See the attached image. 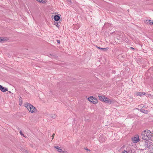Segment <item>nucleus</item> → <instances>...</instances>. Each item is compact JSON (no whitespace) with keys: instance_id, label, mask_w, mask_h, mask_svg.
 I'll list each match as a JSON object with an SVG mask.
<instances>
[{"instance_id":"8","label":"nucleus","mask_w":153,"mask_h":153,"mask_svg":"<svg viewBox=\"0 0 153 153\" xmlns=\"http://www.w3.org/2000/svg\"><path fill=\"white\" fill-rule=\"evenodd\" d=\"M0 90L4 92L7 91V89L3 87L2 85H0Z\"/></svg>"},{"instance_id":"16","label":"nucleus","mask_w":153,"mask_h":153,"mask_svg":"<svg viewBox=\"0 0 153 153\" xmlns=\"http://www.w3.org/2000/svg\"><path fill=\"white\" fill-rule=\"evenodd\" d=\"M20 134L22 136H24V134L22 133V131H20Z\"/></svg>"},{"instance_id":"5","label":"nucleus","mask_w":153,"mask_h":153,"mask_svg":"<svg viewBox=\"0 0 153 153\" xmlns=\"http://www.w3.org/2000/svg\"><path fill=\"white\" fill-rule=\"evenodd\" d=\"M132 140L133 142L134 143H137L140 140L138 136H136L132 138Z\"/></svg>"},{"instance_id":"4","label":"nucleus","mask_w":153,"mask_h":153,"mask_svg":"<svg viewBox=\"0 0 153 153\" xmlns=\"http://www.w3.org/2000/svg\"><path fill=\"white\" fill-rule=\"evenodd\" d=\"M88 100L89 102L94 104H96L98 102L97 100L93 96H91L88 98Z\"/></svg>"},{"instance_id":"10","label":"nucleus","mask_w":153,"mask_h":153,"mask_svg":"<svg viewBox=\"0 0 153 153\" xmlns=\"http://www.w3.org/2000/svg\"><path fill=\"white\" fill-rule=\"evenodd\" d=\"M153 21L150 20H146L145 22L148 25H152Z\"/></svg>"},{"instance_id":"18","label":"nucleus","mask_w":153,"mask_h":153,"mask_svg":"<svg viewBox=\"0 0 153 153\" xmlns=\"http://www.w3.org/2000/svg\"><path fill=\"white\" fill-rule=\"evenodd\" d=\"M57 42L59 44L60 43V41L59 40H57Z\"/></svg>"},{"instance_id":"7","label":"nucleus","mask_w":153,"mask_h":153,"mask_svg":"<svg viewBox=\"0 0 153 153\" xmlns=\"http://www.w3.org/2000/svg\"><path fill=\"white\" fill-rule=\"evenodd\" d=\"M148 148L150 152H153V143H150L148 146Z\"/></svg>"},{"instance_id":"21","label":"nucleus","mask_w":153,"mask_h":153,"mask_svg":"<svg viewBox=\"0 0 153 153\" xmlns=\"http://www.w3.org/2000/svg\"><path fill=\"white\" fill-rule=\"evenodd\" d=\"M55 134H53L52 135V137H53L52 139L53 138V137H54V136L55 135Z\"/></svg>"},{"instance_id":"9","label":"nucleus","mask_w":153,"mask_h":153,"mask_svg":"<svg viewBox=\"0 0 153 153\" xmlns=\"http://www.w3.org/2000/svg\"><path fill=\"white\" fill-rule=\"evenodd\" d=\"M145 94H146V93L145 92H137L136 95L137 96H142V95H145Z\"/></svg>"},{"instance_id":"23","label":"nucleus","mask_w":153,"mask_h":153,"mask_svg":"<svg viewBox=\"0 0 153 153\" xmlns=\"http://www.w3.org/2000/svg\"><path fill=\"white\" fill-rule=\"evenodd\" d=\"M68 2H71V0H67Z\"/></svg>"},{"instance_id":"6","label":"nucleus","mask_w":153,"mask_h":153,"mask_svg":"<svg viewBox=\"0 0 153 153\" xmlns=\"http://www.w3.org/2000/svg\"><path fill=\"white\" fill-rule=\"evenodd\" d=\"M55 148H56L58 152H60V153H67V152L66 151H63L62 149L60 148V147L59 146H55L54 147Z\"/></svg>"},{"instance_id":"24","label":"nucleus","mask_w":153,"mask_h":153,"mask_svg":"<svg viewBox=\"0 0 153 153\" xmlns=\"http://www.w3.org/2000/svg\"><path fill=\"white\" fill-rule=\"evenodd\" d=\"M152 25H153V21L152 22Z\"/></svg>"},{"instance_id":"14","label":"nucleus","mask_w":153,"mask_h":153,"mask_svg":"<svg viewBox=\"0 0 153 153\" xmlns=\"http://www.w3.org/2000/svg\"><path fill=\"white\" fill-rule=\"evenodd\" d=\"M97 47V48H98L99 49H100L101 50H103V51L106 50H107L108 49L107 48H100L99 47Z\"/></svg>"},{"instance_id":"2","label":"nucleus","mask_w":153,"mask_h":153,"mask_svg":"<svg viewBox=\"0 0 153 153\" xmlns=\"http://www.w3.org/2000/svg\"><path fill=\"white\" fill-rule=\"evenodd\" d=\"M24 106L27 108L29 113L32 114L37 112V110L36 108L30 103H26L24 104Z\"/></svg>"},{"instance_id":"15","label":"nucleus","mask_w":153,"mask_h":153,"mask_svg":"<svg viewBox=\"0 0 153 153\" xmlns=\"http://www.w3.org/2000/svg\"><path fill=\"white\" fill-rule=\"evenodd\" d=\"M5 39L3 37H0V42L4 41L5 40Z\"/></svg>"},{"instance_id":"3","label":"nucleus","mask_w":153,"mask_h":153,"mask_svg":"<svg viewBox=\"0 0 153 153\" xmlns=\"http://www.w3.org/2000/svg\"><path fill=\"white\" fill-rule=\"evenodd\" d=\"M98 97L101 101L104 102L105 103L111 104L113 102V101L112 100L109 99L103 96L99 95Z\"/></svg>"},{"instance_id":"22","label":"nucleus","mask_w":153,"mask_h":153,"mask_svg":"<svg viewBox=\"0 0 153 153\" xmlns=\"http://www.w3.org/2000/svg\"><path fill=\"white\" fill-rule=\"evenodd\" d=\"M22 104V102H21L19 103V105H21Z\"/></svg>"},{"instance_id":"19","label":"nucleus","mask_w":153,"mask_h":153,"mask_svg":"<svg viewBox=\"0 0 153 153\" xmlns=\"http://www.w3.org/2000/svg\"><path fill=\"white\" fill-rule=\"evenodd\" d=\"M53 116H52V118H55V117H56V116H55V114H53Z\"/></svg>"},{"instance_id":"20","label":"nucleus","mask_w":153,"mask_h":153,"mask_svg":"<svg viewBox=\"0 0 153 153\" xmlns=\"http://www.w3.org/2000/svg\"><path fill=\"white\" fill-rule=\"evenodd\" d=\"M50 56H50V57L51 58H53V57L54 56V55H51V54L50 55Z\"/></svg>"},{"instance_id":"12","label":"nucleus","mask_w":153,"mask_h":153,"mask_svg":"<svg viewBox=\"0 0 153 153\" xmlns=\"http://www.w3.org/2000/svg\"><path fill=\"white\" fill-rule=\"evenodd\" d=\"M140 111L142 112L145 113V114H147L148 112V111L144 109H140Z\"/></svg>"},{"instance_id":"1","label":"nucleus","mask_w":153,"mask_h":153,"mask_svg":"<svg viewBox=\"0 0 153 153\" xmlns=\"http://www.w3.org/2000/svg\"><path fill=\"white\" fill-rule=\"evenodd\" d=\"M152 133L149 130H144L141 133L142 138L146 140H149L152 137Z\"/></svg>"},{"instance_id":"17","label":"nucleus","mask_w":153,"mask_h":153,"mask_svg":"<svg viewBox=\"0 0 153 153\" xmlns=\"http://www.w3.org/2000/svg\"><path fill=\"white\" fill-rule=\"evenodd\" d=\"M56 25L57 26V27L58 28L59 27V25H58V23H57L56 24Z\"/></svg>"},{"instance_id":"11","label":"nucleus","mask_w":153,"mask_h":153,"mask_svg":"<svg viewBox=\"0 0 153 153\" xmlns=\"http://www.w3.org/2000/svg\"><path fill=\"white\" fill-rule=\"evenodd\" d=\"M60 19V17L58 15H55L54 17V19L56 21H58Z\"/></svg>"},{"instance_id":"13","label":"nucleus","mask_w":153,"mask_h":153,"mask_svg":"<svg viewBox=\"0 0 153 153\" xmlns=\"http://www.w3.org/2000/svg\"><path fill=\"white\" fill-rule=\"evenodd\" d=\"M37 1L39 2L44 3H45L46 0H36Z\"/></svg>"}]
</instances>
